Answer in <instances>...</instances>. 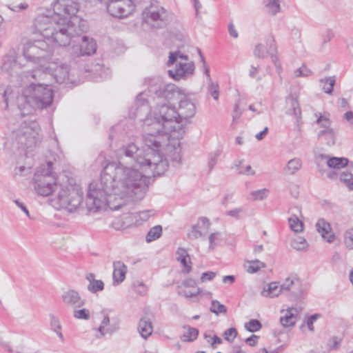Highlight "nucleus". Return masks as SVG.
<instances>
[{"label": "nucleus", "mask_w": 353, "mask_h": 353, "mask_svg": "<svg viewBox=\"0 0 353 353\" xmlns=\"http://www.w3.org/2000/svg\"><path fill=\"white\" fill-rule=\"evenodd\" d=\"M136 118L143 123L145 134L143 141L147 147L141 150L132 143L122 147L118 154V163H108L101 178L91 182L88 188L86 205L90 212L118 210L134 200L142 199L148 190V178L163 174L168 168L167 157H179L180 143L171 132L181 130L183 121L196 113L194 104L188 99L181 100L178 111L168 104H157L148 113V101L140 94L136 100Z\"/></svg>", "instance_id": "1"}, {"label": "nucleus", "mask_w": 353, "mask_h": 353, "mask_svg": "<svg viewBox=\"0 0 353 353\" xmlns=\"http://www.w3.org/2000/svg\"><path fill=\"white\" fill-rule=\"evenodd\" d=\"M23 78L27 84L18 99V105L25 114H32L50 107L53 101V90L50 88L52 78L58 83L71 85L69 66L59 59L48 62L45 67L25 72Z\"/></svg>", "instance_id": "2"}, {"label": "nucleus", "mask_w": 353, "mask_h": 353, "mask_svg": "<svg viewBox=\"0 0 353 353\" xmlns=\"http://www.w3.org/2000/svg\"><path fill=\"white\" fill-rule=\"evenodd\" d=\"M52 6L53 15L38 14L34 26L46 39L59 46H68L72 39L86 31L87 25L75 15L78 5L72 0H56Z\"/></svg>", "instance_id": "3"}, {"label": "nucleus", "mask_w": 353, "mask_h": 353, "mask_svg": "<svg viewBox=\"0 0 353 353\" xmlns=\"http://www.w3.org/2000/svg\"><path fill=\"white\" fill-rule=\"evenodd\" d=\"M3 149L12 154H21L32 152L43 140V134L39 123L30 119L19 121L5 133L3 138Z\"/></svg>", "instance_id": "4"}, {"label": "nucleus", "mask_w": 353, "mask_h": 353, "mask_svg": "<svg viewBox=\"0 0 353 353\" xmlns=\"http://www.w3.org/2000/svg\"><path fill=\"white\" fill-rule=\"evenodd\" d=\"M141 19L150 28L165 27L171 19V14L157 0H144Z\"/></svg>", "instance_id": "5"}, {"label": "nucleus", "mask_w": 353, "mask_h": 353, "mask_svg": "<svg viewBox=\"0 0 353 353\" xmlns=\"http://www.w3.org/2000/svg\"><path fill=\"white\" fill-rule=\"evenodd\" d=\"M22 55L27 61L45 67L52 55V49L44 39H30L23 44Z\"/></svg>", "instance_id": "6"}, {"label": "nucleus", "mask_w": 353, "mask_h": 353, "mask_svg": "<svg viewBox=\"0 0 353 353\" xmlns=\"http://www.w3.org/2000/svg\"><path fill=\"white\" fill-rule=\"evenodd\" d=\"M52 163H48L46 168H40L34 174L32 184L36 194L48 196L59 187L57 179L52 173Z\"/></svg>", "instance_id": "7"}, {"label": "nucleus", "mask_w": 353, "mask_h": 353, "mask_svg": "<svg viewBox=\"0 0 353 353\" xmlns=\"http://www.w3.org/2000/svg\"><path fill=\"white\" fill-rule=\"evenodd\" d=\"M59 186L60 188L58 193L51 201L52 205L56 209L64 208L73 212L83 201L82 192L71 185Z\"/></svg>", "instance_id": "8"}, {"label": "nucleus", "mask_w": 353, "mask_h": 353, "mask_svg": "<svg viewBox=\"0 0 353 353\" xmlns=\"http://www.w3.org/2000/svg\"><path fill=\"white\" fill-rule=\"evenodd\" d=\"M175 65V66L173 69L168 70V74L175 80L186 78L192 75L194 71L193 61H190L187 55L183 54L179 51L170 53L168 65Z\"/></svg>", "instance_id": "9"}, {"label": "nucleus", "mask_w": 353, "mask_h": 353, "mask_svg": "<svg viewBox=\"0 0 353 353\" xmlns=\"http://www.w3.org/2000/svg\"><path fill=\"white\" fill-rule=\"evenodd\" d=\"M105 4L108 12L117 18L127 17L134 10L132 0H109Z\"/></svg>", "instance_id": "10"}, {"label": "nucleus", "mask_w": 353, "mask_h": 353, "mask_svg": "<svg viewBox=\"0 0 353 353\" xmlns=\"http://www.w3.org/2000/svg\"><path fill=\"white\" fill-rule=\"evenodd\" d=\"M83 32H82L83 34ZM81 33L77 36L75 38L72 39L70 44H72V54L74 56H85V55H90L95 52L97 50V44L93 39L89 38L88 37H83L79 39V36Z\"/></svg>", "instance_id": "11"}, {"label": "nucleus", "mask_w": 353, "mask_h": 353, "mask_svg": "<svg viewBox=\"0 0 353 353\" xmlns=\"http://www.w3.org/2000/svg\"><path fill=\"white\" fill-rule=\"evenodd\" d=\"M277 46L273 34L270 33L265 37V45L259 43L255 46L254 54L261 59H264L270 55L272 62L278 67Z\"/></svg>", "instance_id": "12"}, {"label": "nucleus", "mask_w": 353, "mask_h": 353, "mask_svg": "<svg viewBox=\"0 0 353 353\" xmlns=\"http://www.w3.org/2000/svg\"><path fill=\"white\" fill-rule=\"evenodd\" d=\"M18 54L14 50H10L2 59L1 71L11 76L16 72L19 63H17Z\"/></svg>", "instance_id": "13"}, {"label": "nucleus", "mask_w": 353, "mask_h": 353, "mask_svg": "<svg viewBox=\"0 0 353 353\" xmlns=\"http://www.w3.org/2000/svg\"><path fill=\"white\" fill-rule=\"evenodd\" d=\"M63 303L72 308L81 307L85 304L79 293L74 290L69 289L63 292L61 296Z\"/></svg>", "instance_id": "14"}, {"label": "nucleus", "mask_w": 353, "mask_h": 353, "mask_svg": "<svg viewBox=\"0 0 353 353\" xmlns=\"http://www.w3.org/2000/svg\"><path fill=\"white\" fill-rule=\"evenodd\" d=\"M210 226V222L207 218H200L196 224L192 227L190 232L188 233L189 238L196 239L205 235L209 232Z\"/></svg>", "instance_id": "15"}, {"label": "nucleus", "mask_w": 353, "mask_h": 353, "mask_svg": "<svg viewBox=\"0 0 353 353\" xmlns=\"http://www.w3.org/2000/svg\"><path fill=\"white\" fill-rule=\"evenodd\" d=\"M290 216L288 218L290 228L295 233H300L303 231L304 224L300 220L299 215H301V211L298 207L291 208L289 210Z\"/></svg>", "instance_id": "16"}, {"label": "nucleus", "mask_w": 353, "mask_h": 353, "mask_svg": "<svg viewBox=\"0 0 353 353\" xmlns=\"http://www.w3.org/2000/svg\"><path fill=\"white\" fill-rule=\"evenodd\" d=\"M198 52L200 56L201 60L203 63V68L204 70V73L206 75L207 80H208V91L210 94L212 95V97L215 100L219 99V87L217 83H214L212 81L210 75V68L207 65L206 62L205 61L204 57L203 56L201 50L198 49Z\"/></svg>", "instance_id": "17"}, {"label": "nucleus", "mask_w": 353, "mask_h": 353, "mask_svg": "<svg viewBox=\"0 0 353 353\" xmlns=\"http://www.w3.org/2000/svg\"><path fill=\"white\" fill-rule=\"evenodd\" d=\"M153 319L154 315L152 313H147L139 321L138 331L144 339L150 336L153 332V327L152 324Z\"/></svg>", "instance_id": "18"}, {"label": "nucleus", "mask_w": 353, "mask_h": 353, "mask_svg": "<svg viewBox=\"0 0 353 353\" xmlns=\"http://www.w3.org/2000/svg\"><path fill=\"white\" fill-rule=\"evenodd\" d=\"M154 94L157 99H163L168 101L167 104L170 105L169 101L179 94V91L175 85L168 84L155 90Z\"/></svg>", "instance_id": "19"}, {"label": "nucleus", "mask_w": 353, "mask_h": 353, "mask_svg": "<svg viewBox=\"0 0 353 353\" xmlns=\"http://www.w3.org/2000/svg\"><path fill=\"white\" fill-rule=\"evenodd\" d=\"M286 114L293 116L297 121L301 119V111L296 97L291 95L286 99Z\"/></svg>", "instance_id": "20"}, {"label": "nucleus", "mask_w": 353, "mask_h": 353, "mask_svg": "<svg viewBox=\"0 0 353 353\" xmlns=\"http://www.w3.org/2000/svg\"><path fill=\"white\" fill-rule=\"evenodd\" d=\"M317 231L321 236L327 242L331 243L334 239V234L332 232V228L329 223L324 219H319L316 223Z\"/></svg>", "instance_id": "21"}, {"label": "nucleus", "mask_w": 353, "mask_h": 353, "mask_svg": "<svg viewBox=\"0 0 353 353\" xmlns=\"http://www.w3.org/2000/svg\"><path fill=\"white\" fill-rule=\"evenodd\" d=\"M24 87L22 88L23 89ZM23 90H21L22 91ZM21 94H22V92H21ZM17 96V92L14 91V90L11 86H6L3 89V92L2 93V97L3 98L4 102L6 103V107L8 106L10 103H13L14 101H16V104L18 106L19 110L21 111V116L28 115L29 114H25L22 109L20 108V107L18 105V99L21 96L16 97Z\"/></svg>", "instance_id": "22"}, {"label": "nucleus", "mask_w": 353, "mask_h": 353, "mask_svg": "<svg viewBox=\"0 0 353 353\" xmlns=\"http://www.w3.org/2000/svg\"><path fill=\"white\" fill-rule=\"evenodd\" d=\"M281 313H284L280 318V321L283 326L290 327L294 325L297 320L298 310L296 308L289 307L286 310H282Z\"/></svg>", "instance_id": "23"}, {"label": "nucleus", "mask_w": 353, "mask_h": 353, "mask_svg": "<svg viewBox=\"0 0 353 353\" xmlns=\"http://www.w3.org/2000/svg\"><path fill=\"white\" fill-rule=\"evenodd\" d=\"M283 293L281 290V284L279 282H271L264 286L261 294L263 296L267 298H274Z\"/></svg>", "instance_id": "24"}, {"label": "nucleus", "mask_w": 353, "mask_h": 353, "mask_svg": "<svg viewBox=\"0 0 353 353\" xmlns=\"http://www.w3.org/2000/svg\"><path fill=\"white\" fill-rule=\"evenodd\" d=\"M176 256L178 261L183 265V272L189 273L191 271V263L190 256L187 250L183 248H179L176 252Z\"/></svg>", "instance_id": "25"}, {"label": "nucleus", "mask_w": 353, "mask_h": 353, "mask_svg": "<svg viewBox=\"0 0 353 353\" xmlns=\"http://www.w3.org/2000/svg\"><path fill=\"white\" fill-rule=\"evenodd\" d=\"M113 267L114 284H119L125 279L127 267L121 261L114 262Z\"/></svg>", "instance_id": "26"}, {"label": "nucleus", "mask_w": 353, "mask_h": 353, "mask_svg": "<svg viewBox=\"0 0 353 353\" xmlns=\"http://www.w3.org/2000/svg\"><path fill=\"white\" fill-rule=\"evenodd\" d=\"M27 161L24 164H22L21 162L18 161L17 163L16 167L14 170V175L18 176H25L31 173V170L32 168V163L31 162V159L27 157Z\"/></svg>", "instance_id": "27"}, {"label": "nucleus", "mask_w": 353, "mask_h": 353, "mask_svg": "<svg viewBox=\"0 0 353 353\" xmlns=\"http://www.w3.org/2000/svg\"><path fill=\"white\" fill-rule=\"evenodd\" d=\"M318 138L329 146L335 144L336 133L333 129H322L318 133Z\"/></svg>", "instance_id": "28"}, {"label": "nucleus", "mask_w": 353, "mask_h": 353, "mask_svg": "<svg viewBox=\"0 0 353 353\" xmlns=\"http://www.w3.org/2000/svg\"><path fill=\"white\" fill-rule=\"evenodd\" d=\"M281 0H263L266 12L271 16H275L281 12Z\"/></svg>", "instance_id": "29"}, {"label": "nucleus", "mask_w": 353, "mask_h": 353, "mask_svg": "<svg viewBox=\"0 0 353 353\" xmlns=\"http://www.w3.org/2000/svg\"><path fill=\"white\" fill-rule=\"evenodd\" d=\"M321 157L327 159V165L331 168L341 169L345 167L348 163V159L345 157H328L323 154H321Z\"/></svg>", "instance_id": "30"}, {"label": "nucleus", "mask_w": 353, "mask_h": 353, "mask_svg": "<svg viewBox=\"0 0 353 353\" xmlns=\"http://www.w3.org/2000/svg\"><path fill=\"white\" fill-rule=\"evenodd\" d=\"M6 6L14 12H21L29 8L28 3L24 0H6Z\"/></svg>", "instance_id": "31"}, {"label": "nucleus", "mask_w": 353, "mask_h": 353, "mask_svg": "<svg viewBox=\"0 0 353 353\" xmlns=\"http://www.w3.org/2000/svg\"><path fill=\"white\" fill-rule=\"evenodd\" d=\"M299 279L296 274H290L281 284L283 292L292 290L294 286L299 285Z\"/></svg>", "instance_id": "32"}, {"label": "nucleus", "mask_w": 353, "mask_h": 353, "mask_svg": "<svg viewBox=\"0 0 353 353\" xmlns=\"http://www.w3.org/2000/svg\"><path fill=\"white\" fill-rule=\"evenodd\" d=\"M301 160L299 158H294L288 162L284 170L289 174H294L301 169Z\"/></svg>", "instance_id": "33"}, {"label": "nucleus", "mask_w": 353, "mask_h": 353, "mask_svg": "<svg viewBox=\"0 0 353 353\" xmlns=\"http://www.w3.org/2000/svg\"><path fill=\"white\" fill-rule=\"evenodd\" d=\"M50 325L52 330H53L59 336V338L63 341V335L61 332V324L59 318L54 315L50 316Z\"/></svg>", "instance_id": "34"}, {"label": "nucleus", "mask_w": 353, "mask_h": 353, "mask_svg": "<svg viewBox=\"0 0 353 353\" xmlns=\"http://www.w3.org/2000/svg\"><path fill=\"white\" fill-rule=\"evenodd\" d=\"M101 315L103 319L101 321V325L98 328V331L101 333V336H104L105 333L111 334L117 329V327H115L114 329H105V327L109 325L110 323V318L108 314H106L105 312H101Z\"/></svg>", "instance_id": "35"}, {"label": "nucleus", "mask_w": 353, "mask_h": 353, "mask_svg": "<svg viewBox=\"0 0 353 353\" xmlns=\"http://www.w3.org/2000/svg\"><path fill=\"white\" fill-rule=\"evenodd\" d=\"M265 267V263L259 260L248 261L245 264L246 271L251 274L255 273Z\"/></svg>", "instance_id": "36"}, {"label": "nucleus", "mask_w": 353, "mask_h": 353, "mask_svg": "<svg viewBox=\"0 0 353 353\" xmlns=\"http://www.w3.org/2000/svg\"><path fill=\"white\" fill-rule=\"evenodd\" d=\"M162 233V227L161 225H156L150 228L146 235V241L152 242L159 239Z\"/></svg>", "instance_id": "37"}, {"label": "nucleus", "mask_w": 353, "mask_h": 353, "mask_svg": "<svg viewBox=\"0 0 353 353\" xmlns=\"http://www.w3.org/2000/svg\"><path fill=\"white\" fill-rule=\"evenodd\" d=\"M321 86L325 92L330 94L332 92L335 83V79L332 77H325L320 80Z\"/></svg>", "instance_id": "38"}, {"label": "nucleus", "mask_w": 353, "mask_h": 353, "mask_svg": "<svg viewBox=\"0 0 353 353\" xmlns=\"http://www.w3.org/2000/svg\"><path fill=\"white\" fill-rule=\"evenodd\" d=\"M185 331L181 336V339L183 341H192L196 339L198 336V330L194 327H184Z\"/></svg>", "instance_id": "39"}, {"label": "nucleus", "mask_w": 353, "mask_h": 353, "mask_svg": "<svg viewBox=\"0 0 353 353\" xmlns=\"http://www.w3.org/2000/svg\"><path fill=\"white\" fill-rule=\"evenodd\" d=\"M209 241V251L212 252L214 248L221 243V233L219 232H213L208 236Z\"/></svg>", "instance_id": "40"}, {"label": "nucleus", "mask_w": 353, "mask_h": 353, "mask_svg": "<svg viewBox=\"0 0 353 353\" xmlns=\"http://www.w3.org/2000/svg\"><path fill=\"white\" fill-rule=\"evenodd\" d=\"M210 310L216 315H219L220 314H225L227 313L226 307L216 300H213L212 301Z\"/></svg>", "instance_id": "41"}, {"label": "nucleus", "mask_w": 353, "mask_h": 353, "mask_svg": "<svg viewBox=\"0 0 353 353\" xmlns=\"http://www.w3.org/2000/svg\"><path fill=\"white\" fill-rule=\"evenodd\" d=\"M235 166L238 170V172L240 174L243 175H254L255 174V171L252 168L250 165H243V161H239L235 163Z\"/></svg>", "instance_id": "42"}, {"label": "nucleus", "mask_w": 353, "mask_h": 353, "mask_svg": "<svg viewBox=\"0 0 353 353\" xmlns=\"http://www.w3.org/2000/svg\"><path fill=\"white\" fill-rule=\"evenodd\" d=\"M343 243L347 248L353 250V228L347 229L344 232Z\"/></svg>", "instance_id": "43"}, {"label": "nucleus", "mask_w": 353, "mask_h": 353, "mask_svg": "<svg viewBox=\"0 0 353 353\" xmlns=\"http://www.w3.org/2000/svg\"><path fill=\"white\" fill-rule=\"evenodd\" d=\"M340 180L351 190H353V174L343 172L341 174Z\"/></svg>", "instance_id": "44"}, {"label": "nucleus", "mask_w": 353, "mask_h": 353, "mask_svg": "<svg viewBox=\"0 0 353 353\" xmlns=\"http://www.w3.org/2000/svg\"><path fill=\"white\" fill-rule=\"evenodd\" d=\"M291 245L296 250H305L307 248V243L305 239L303 237H297L294 239Z\"/></svg>", "instance_id": "45"}, {"label": "nucleus", "mask_w": 353, "mask_h": 353, "mask_svg": "<svg viewBox=\"0 0 353 353\" xmlns=\"http://www.w3.org/2000/svg\"><path fill=\"white\" fill-rule=\"evenodd\" d=\"M73 316L77 319H83L88 320L90 316V313L89 310L83 308L80 310H77L76 308H73Z\"/></svg>", "instance_id": "46"}, {"label": "nucleus", "mask_w": 353, "mask_h": 353, "mask_svg": "<svg viewBox=\"0 0 353 353\" xmlns=\"http://www.w3.org/2000/svg\"><path fill=\"white\" fill-rule=\"evenodd\" d=\"M104 288V283L101 280H95L93 283H89L88 290L92 293H96L102 291Z\"/></svg>", "instance_id": "47"}, {"label": "nucleus", "mask_w": 353, "mask_h": 353, "mask_svg": "<svg viewBox=\"0 0 353 353\" xmlns=\"http://www.w3.org/2000/svg\"><path fill=\"white\" fill-rule=\"evenodd\" d=\"M245 328L251 332H254L261 328V323L256 319H252L245 324Z\"/></svg>", "instance_id": "48"}, {"label": "nucleus", "mask_w": 353, "mask_h": 353, "mask_svg": "<svg viewBox=\"0 0 353 353\" xmlns=\"http://www.w3.org/2000/svg\"><path fill=\"white\" fill-rule=\"evenodd\" d=\"M132 287L134 291L141 296H144L147 294L148 288L142 282H134L132 285Z\"/></svg>", "instance_id": "49"}, {"label": "nucleus", "mask_w": 353, "mask_h": 353, "mask_svg": "<svg viewBox=\"0 0 353 353\" xmlns=\"http://www.w3.org/2000/svg\"><path fill=\"white\" fill-rule=\"evenodd\" d=\"M316 123L322 129H332L330 128L331 121L330 119L325 116L320 115L318 117Z\"/></svg>", "instance_id": "50"}, {"label": "nucleus", "mask_w": 353, "mask_h": 353, "mask_svg": "<svg viewBox=\"0 0 353 353\" xmlns=\"http://www.w3.org/2000/svg\"><path fill=\"white\" fill-rule=\"evenodd\" d=\"M223 336L226 341L232 342L237 336V330L234 327H230L224 332Z\"/></svg>", "instance_id": "51"}, {"label": "nucleus", "mask_w": 353, "mask_h": 353, "mask_svg": "<svg viewBox=\"0 0 353 353\" xmlns=\"http://www.w3.org/2000/svg\"><path fill=\"white\" fill-rule=\"evenodd\" d=\"M155 214L154 210H146L140 211L137 213V216L142 221H148L150 217L153 216Z\"/></svg>", "instance_id": "52"}, {"label": "nucleus", "mask_w": 353, "mask_h": 353, "mask_svg": "<svg viewBox=\"0 0 353 353\" xmlns=\"http://www.w3.org/2000/svg\"><path fill=\"white\" fill-rule=\"evenodd\" d=\"M341 344V339L338 337L334 336L330 339L327 342V348L329 351L337 350Z\"/></svg>", "instance_id": "53"}, {"label": "nucleus", "mask_w": 353, "mask_h": 353, "mask_svg": "<svg viewBox=\"0 0 353 353\" xmlns=\"http://www.w3.org/2000/svg\"><path fill=\"white\" fill-rule=\"evenodd\" d=\"M205 339L214 347H216L217 344L222 343L221 339L216 335L205 334Z\"/></svg>", "instance_id": "54"}, {"label": "nucleus", "mask_w": 353, "mask_h": 353, "mask_svg": "<svg viewBox=\"0 0 353 353\" xmlns=\"http://www.w3.org/2000/svg\"><path fill=\"white\" fill-rule=\"evenodd\" d=\"M267 192L268 190L266 189L259 190L253 191L251 193V195L253 197V199L255 201H262L267 196Z\"/></svg>", "instance_id": "55"}, {"label": "nucleus", "mask_w": 353, "mask_h": 353, "mask_svg": "<svg viewBox=\"0 0 353 353\" xmlns=\"http://www.w3.org/2000/svg\"><path fill=\"white\" fill-rule=\"evenodd\" d=\"M311 70L307 68L305 65L300 67L294 71V76L296 77H308L311 75Z\"/></svg>", "instance_id": "56"}, {"label": "nucleus", "mask_w": 353, "mask_h": 353, "mask_svg": "<svg viewBox=\"0 0 353 353\" xmlns=\"http://www.w3.org/2000/svg\"><path fill=\"white\" fill-rule=\"evenodd\" d=\"M111 225L117 230L125 229L128 226L127 224L120 219H115Z\"/></svg>", "instance_id": "57"}, {"label": "nucleus", "mask_w": 353, "mask_h": 353, "mask_svg": "<svg viewBox=\"0 0 353 353\" xmlns=\"http://www.w3.org/2000/svg\"><path fill=\"white\" fill-rule=\"evenodd\" d=\"M199 293H200V289L198 288H194V289H192L191 290H187L185 289L181 292H180L181 294H182L183 296H184L187 298L195 296L197 294H199Z\"/></svg>", "instance_id": "58"}, {"label": "nucleus", "mask_w": 353, "mask_h": 353, "mask_svg": "<svg viewBox=\"0 0 353 353\" xmlns=\"http://www.w3.org/2000/svg\"><path fill=\"white\" fill-rule=\"evenodd\" d=\"M243 212V209L241 208H234L231 210H229L226 212V215L234 217L236 219H239L241 217V214Z\"/></svg>", "instance_id": "59"}, {"label": "nucleus", "mask_w": 353, "mask_h": 353, "mask_svg": "<svg viewBox=\"0 0 353 353\" xmlns=\"http://www.w3.org/2000/svg\"><path fill=\"white\" fill-rule=\"evenodd\" d=\"M216 276V274L213 272H206L202 274L201 276V282H205L207 281L212 280Z\"/></svg>", "instance_id": "60"}, {"label": "nucleus", "mask_w": 353, "mask_h": 353, "mask_svg": "<svg viewBox=\"0 0 353 353\" xmlns=\"http://www.w3.org/2000/svg\"><path fill=\"white\" fill-rule=\"evenodd\" d=\"M219 156V153L218 152H215L211 154L208 161V166L210 168V170L213 169L214 166L216 165Z\"/></svg>", "instance_id": "61"}, {"label": "nucleus", "mask_w": 353, "mask_h": 353, "mask_svg": "<svg viewBox=\"0 0 353 353\" xmlns=\"http://www.w3.org/2000/svg\"><path fill=\"white\" fill-rule=\"evenodd\" d=\"M258 339H259L258 336L252 334L250 337L247 338L245 340V342L249 346L253 347L256 345Z\"/></svg>", "instance_id": "62"}, {"label": "nucleus", "mask_w": 353, "mask_h": 353, "mask_svg": "<svg viewBox=\"0 0 353 353\" xmlns=\"http://www.w3.org/2000/svg\"><path fill=\"white\" fill-rule=\"evenodd\" d=\"M319 317V315L317 314L312 315L307 321V325L310 331L314 330L313 323L317 320Z\"/></svg>", "instance_id": "63"}, {"label": "nucleus", "mask_w": 353, "mask_h": 353, "mask_svg": "<svg viewBox=\"0 0 353 353\" xmlns=\"http://www.w3.org/2000/svg\"><path fill=\"white\" fill-rule=\"evenodd\" d=\"M334 32L330 30H327L323 36V43H328L334 37Z\"/></svg>", "instance_id": "64"}]
</instances>
